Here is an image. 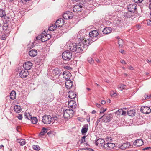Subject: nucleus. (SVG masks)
Returning <instances> with one entry per match:
<instances>
[{"label":"nucleus","mask_w":151,"mask_h":151,"mask_svg":"<svg viewBox=\"0 0 151 151\" xmlns=\"http://www.w3.org/2000/svg\"><path fill=\"white\" fill-rule=\"evenodd\" d=\"M70 50L75 53H81L85 50L79 42L77 44H70L69 46Z\"/></svg>","instance_id":"obj_1"},{"label":"nucleus","mask_w":151,"mask_h":151,"mask_svg":"<svg viewBox=\"0 0 151 151\" xmlns=\"http://www.w3.org/2000/svg\"><path fill=\"white\" fill-rule=\"evenodd\" d=\"M74 113V112L72 109H67L63 110V116L65 119H69L72 118Z\"/></svg>","instance_id":"obj_2"},{"label":"nucleus","mask_w":151,"mask_h":151,"mask_svg":"<svg viewBox=\"0 0 151 151\" xmlns=\"http://www.w3.org/2000/svg\"><path fill=\"white\" fill-rule=\"evenodd\" d=\"M62 57L64 60H69L71 59L72 54L69 50H66L62 53Z\"/></svg>","instance_id":"obj_3"},{"label":"nucleus","mask_w":151,"mask_h":151,"mask_svg":"<svg viewBox=\"0 0 151 151\" xmlns=\"http://www.w3.org/2000/svg\"><path fill=\"white\" fill-rule=\"evenodd\" d=\"M53 120L50 115H45L43 116L42 122L45 124H50Z\"/></svg>","instance_id":"obj_4"},{"label":"nucleus","mask_w":151,"mask_h":151,"mask_svg":"<svg viewBox=\"0 0 151 151\" xmlns=\"http://www.w3.org/2000/svg\"><path fill=\"white\" fill-rule=\"evenodd\" d=\"M90 40V39L87 40L84 39L82 40L81 42H80L84 49L86 48L91 43H92L91 41Z\"/></svg>","instance_id":"obj_5"},{"label":"nucleus","mask_w":151,"mask_h":151,"mask_svg":"<svg viewBox=\"0 0 151 151\" xmlns=\"http://www.w3.org/2000/svg\"><path fill=\"white\" fill-rule=\"evenodd\" d=\"M112 117L113 116L111 114H105L101 117L103 121L105 122H109L111 120Z\"/></svg>","instance_id":"obj_6"},{"label":"nucleus","mask_w":151,"mask_h":151,"mask_svg":"<svg viewBox=\"0 0 151 151\" xmlns=\"http://www.w3.org/2000/svg\"><path fill=\"white\" fill-rule=\"evenodd\" d=\"M51 37V35L50 34L44 35H42L41 37V36H39L36 37V39L37 40H40L42 42H45L48 40Z\"/></svg>","instance_id":"obj_7"},{"label":"nucleus","mask_w":151,"mask_h":151,"mask_svg":"<svg viewBox=\"0 0 151 151\" xmlns=\"http://www.w3.org/2000/svg\"><path fill=\"white\" fill-rule=\"evenodd\" d=\"M5 8V4L2 2L0 3V8L1 9H0V17H5L6 16V13L4 9Z\"/></svg>","instance_id":"obj_8"},{"label":"nucleus","mask_w":151,"mask_h":151,"mask_svg":"<svg viewBox=\"0 0 151 151\" xmlns=\"http://www.w3.org/2000/svg\"><path fill=\"white\" fill-rule=\"evenodd\" d=\"M115 146L114 143H108L104 144L103 147L107 150H111L113 149Z\"/></svg>","instance_id":"obj_9"},{"label":"nucleus","mask_w":151,"mask_h":151,"mask_svg":"<svg viewBox=\"0 0 151 151\" xmlns=\"http://www.w3.org/2000/svg\"><path fill=\"white\" fill-rule=\"evenodd\" d=\"M140 111L144 114H147L151 113V109L149 107L142 106L141 108Z\"/></svg>","instance_id":"obj_10"},{"label":"nucleus","mask_w":151,"mask_h":151,"mask_svg":"<svg viewBox=\"0 0 151 151\" xmlns=\"http://www.w3.org/2000/svg\"><path fill=\"white\" fill-rule=\"evenodd\" d=\"M73 16V13L69 11L66 12L63 14V17L65 19H71Z\"/></svg>","instance_id":"obj_11"},{"label":"nucleus","mask_w":151,"mask_h":151,"mask_svg":"<svg viewBox=\"0 0 151 151\" xmlns=\"http://www.w3.org/2000/svg\"><path fill=\"white\" fill-rule=\"evenodd\" d=\"M105 141L104 139H97L95 142V145L99 147H103V146L104 143Z\"/></svg>","instance_id":"obj_12"},{"label":"nucleus","mask_w":151,"mask_h":151,"mask_svg":"<svg viewBox=\"0 0 151 151\" xmlns=\"http://www.w3.org/2000/svg\"><path fill=\"white\" fill-rule=\"evenodd\" d=\"M137 5L135 4H129L127 6L128 11L134 13L137 9Z\"/></svg>","instance_id":"obj_13"},{"label":"nucleus","mask_w":151,"mask_h":151,"mask_svg":"<svg viewBox=\"0 0 151 151\" xmlns=\"http://www.w3.org/2000/svg\"><path fill=\"white\" fill-rule=\"evenodd\" d=\"M83 5V4L75 5L73 8V11L75 12H79L82 10Z\"/></svg>","instance_id":"obj_14"},{"label":"nucleus","mask_w":151,"mask_h":151,"mask_svg":"<svg viewBox=\"0 0 151 151\" xmlns=\"http://www.w3.org/2000/svg\"><path fill=\"white\" fill-rule=\"evenodd\" d=\"M64 20L63 19L60 18L58 19L55 22L56 26L58 27H61L64 24Z\"/></svg>","instance_id":"obj_15"},{"label":"nucleus","mask_w":151,"mask_h":151,"mask_svg":"<svg viewBox=\"0 0 151 151\" xmlns=\"http://www.w3.org/2000/svg\"><path fill=\"white\" fill-rule=\"evenodd\" d=\"M32 66V64L30 62L28 61L25 62L23 64V67L25 70H30Z\"/></svg>","instance_id":"obj_16"},{"label":"nucleus","mask_w":151,"mask_h":151,"mask_svg":"<svg viewBox=\"0 0 151 151\" xmlns=\"http://www.w3.org/2000/svg\"><path fill=\"white\" fill-rule=\"evenodd\" d=\"M29 74V72L27 70H22L19 73V76L22 78L26 77Z\"/></svg>","instance_id":"obj_17"},{"label":"nucleus","mask_w":151,"mask_h":151,"mask_svg":"<svg viewBox=\"0 0 151 151\" xmlns=\"http://www.w3.org/2000/svg\"><path fill=\"white\" fill-rule=\"evenodd\" d=\"M63 78L66 80H70L71 75L68 71H65L63 73Z\"/></svg>","instance_id":"obj_18"},{"label":"nucleus","mask_w":151,"mask_h":151,"mask_svg":"<svg viewBox=\"0 0 151 151\" xmlns=\"http://www.w3.org/2000/svg\"><path fill=\"white\" fill-rule=\"evenodd\" d=\"M73 85V82L70 80H67L65 83V87L67 88L70 89Z\"/></svg>","instance_id":"obj_19"},{"label":"nucleus","mask_w":151,"mask_h":151,"mask_svg":"<svg viewBox=\"0 0 151 151\" xmlns=\"http://www.w3.org/2000/svg\"><path fill=\"white\" fill-rule=\"evenodd\" d=\"M130 146V144L129 142L124 143L119 146V148L122 150L127 149Z\"/></svg>","instance_id":"obj_20"},{"label":"nucleus","mask_w":151,"mask_h":151,"mask_svg":"<svg viewBox=\"0 0 151 151\" xmlns=\"http://www.w3.org/2000/svg\"><path fill=\"white\" fill-rule=\"evenodd\" d=\"M142 140L140 139H138L135 140L134 142V145L137 146L139 147L142 146L143 144Z\"/></svg>","instance_id":"obj_21"},{"label":"nucleus","mask_w":151,"mask_h":151,"mask_svg":"<svg viewBox=\"0 0 151 151\" xmlns=\"http://www.w3.org/2000/svg\"><path fill=\"white\" fill-rule=\"evenodd\" d=\"M89 35L91 37H96L99 35V33L96 30H93L89 32Z\"/></svg>","instance_id":"obj_22"},{"label":"nucleus","mask_w":151,"mask_h":151,"mask_svg":"<svg viewBox=\"0 0 151 151\" xmlns=\"http://www.w3.org/2000/svg\"><path fill=\"white\" fill-rule=\"evenodd\" d=\"M37 54V50L35 49H32L29 52V55L32 57L35 56Z\"/></svg>","instance_id":"obj_23"},{"label":"nucleus","mask_w":151,"mask_h":151,"mask_svg":"<svg viewBox=\"0 0 151 151\" xmlns=\"http://www.w3.org/2000/svg\"><path fill=\"white\" fill-rule=\"evenodd\" d=\"M111 32V28L110 27H108L104 28L102 32L103 34H107Z\"/></svg>","instance_id":"obj_24"},{"label":"nucleus","mask_w":151,"mask_h":151,"mask_svg":"<svg viewBox=\"0 0 151 151\" xmlns=\"http://www.w3.org/2000/svg\"><path fill=\"white\" fill-rule=\"evenodd\" d=\"M61 71L58 68H56L53 70L52 73L54 75H59L60 74Z\"/></svg>","instance_id":"obj_25"},{"label":"nucleus","mask_w":151,"mask_h":151,"mask_svg":"<svg viewBox=\"0 0 151 151\" xmlns=\"http://www.w3.org/2000/svg\"><path fill=\"white\" fill-rule=\"evenodd\" d=\"M14 111L17 113H19L21 111V108L19 105H15L14 107Z\"/></svg>","instance_id":"obj_26"},{"label":"nucleus","mask_w":151,"mask_h":151,"mask_svg":"<svg viewBox=\"0 0 151 151\" xmlns=\"http://www.w3.org/2000/svg\"><path fill=\"white\" fill-rule=\"evenodd\" d=\"M16 93L14 90H12L10 93V98L14 100L16 98Z\"/></svg>","instance_id":"obj_27"},{"label":"nucleus","mask_w":151,"mask_h":151,"mask_svg":"<svg viewBox=\"0 0 151 151\" xmlns=\"http://www.w3.org/2000/svg\"><path fill=\"white\" fill-rule=\"evenodd\" d=\"M17 142L20 143L21 146H23L25 144L26 142L25 139H18L17 140Z\"/></svg>","instance_id":"obj_28"},{"label":"nucleus","mask_w":151,"mask_h":151,"mask_svg":"<svg viewBox=\"0 0 151 151\" xmlns=\"http://www.w3.org/2000/svg\"><path fill=\"white\" fill-rule=\"evenodd\" d=\"M134 13L130 11H128L127 12L125 13L124 16L126 17L129 18L133 16Z\"/></svg>","instance_id":"obj_29"},{"label":"nucleus","mask_w":151,"mask_h":151,"mask_svg":"<svg viewBox=\"0 0 151 151\" xmlns=\"http://www.w3.org/2000/svg\"><path fill=\"white\" fill-rule=\"evenodd\" d=\"M88 125H86L84 127H83L81 129V132L82 134L87 132L88 131Z\"/></svg>","instance_id":"obj_30"},{"label":"nucleus","mask_w":151,"mask_h":151,"mask_svg":"<svg viewBox=\"0 0 151 151\" xmlns=\"http://www.w3.org/2000/svg\"><path fill=\"white\" fill-rule=\"evenodd\" d=\"M135 110H131L127 112V114L128 115L131 116H134L135 114Z\"/></svg>","instance_id":"obj_31"},{"label":"nucleus","mask_w":151,"mask_h":151,"mask_svg":"<svg viewBox=\"0 0 151 151\" xmlns=\"http://www.w3.org/2000/svg\"><path fill=\"white\" fill-rule=\"evenodd\" d=\"M47 129L45 127H43L42 129L39 134V136H42L44 135L47 132Z\"/></svg>","instance_id":"obj_32"},{"label":"nucleus","mask_w":151,"mask_h":151,"mask_svg":"<svg viewBox=\"0 0 151 151\" xmlns=\"http://www.w3.org/2000/svg\"><path fill=\"white\" fill-rule=\"evenodd\" d=\"M76 96V94L75 93L73 92H69V95L68 96V97L70 99H73L75 98Z\"/></svg>","instance_id":"obj_33"},{"label":"nucleus","mask_w":151,"mask_h":151,"mask_svg":"<svg viewBox=\"0 0 151 151\" xmlns=\"http://www.w3.org/2000/svg\"><path fill=\"white\" fill-rule=\"evenodd\" d=\"M57 27V26H56L55 24H53L52 26H50L49 27L48 29L49 31H53Z\"/></svg>","instance_id":"obj_34"},{"label":"nucleus","mask_w":151,"mask_h":151,"mask_svg":"<svg viewBox=\"0 0 151 151\" xmlns=\"http://www.w3.org/2000/svg\"><path fill=\"white\" fill-rule=\"evenodd\" d=\"M75 102L73 100H71L70 101H69L68 103V106L69 107H71L72 109L75 108V107L74 105H73V102Z\"/></svg>","instance_id":"obj_35"},{"label":"nucleus","mask_w":151,"mask_h":151,"mask_svg":"<svg viewBox=\"0 0 151 151\" xmlns=\"http://www.w3.org/2000/svg\"><path fill=\"white\" fill-rule=\"evenodd\" d=\"M32 123L33 124H36L38 121L36 117H33L30 119Z\"/></svg>","instance_id":"obj_36"},{"label":"nucleus","mask_w":151,"mask_h":151,"mask_svg":"<svg viewBox=\"0 0 151 151\" xmlns=\"http://www.w3.org/2000/svg\"><path fill=\"white\" fill-rule=\"evenodd\" d=\"M118 43L119 44V47L120 48L122 47L123 43V40L121 39H119L118 41Z\"/></svg>","instance_id":"obj_37"},{"label":"nucleus","mask_w":151,"mask_h":151,"mask_svg":"<svg viewBox=\"0 0 151 151\" xmlns=\"http://www.w3.org/2000/svg\"><path fill=\"white\" fill-rule=\"evenodd\" d=\"M25 117L28 120L31 119L32 118L31 115L29 113H25Z\"/></svg>","instance_id":"obj_38"},{"label":"nucleus","mask_w":151,"mask_h":151,"mask_svg":"<svg viewBox=\"0 0 151 151\" xmlns=\"http://www.w3.org/2000/svg\"><path fill=\"white\" fill-rule=\"evenodd\" d=\"M126 86L124 85L121 84L119 85L118 88L120 90H122L124 89L125 88Z\"/></svg>","instance_id":"obj_39"},{"label":"nucleus","mask_w":151,"mask_h":151,"mask_svg":"<svg viewBox=\"0 0 151 151\" xmlns=\"http://www.w3.org/2000/svg\"><path fill=\"white\" fill-rule=\"evenodd\" d=\"M32 148L33 149L37 151H39L40 149V147L38 145H33Z\"/></svg>","instance_id":"obj_40"},{"label":"nucleus","mask_w":151,"mask_h":151,"mask_svg":"<svg viewBox=\"0 0 151 151\" xmlns=\"http://www.w3.org/2000/svg\"><path fill=\"white\" fill-rule=\"evenodd\" d=\"M122 109H120L118 110L117 111L115 112V114L120 115H122Z\"/></svg>","instance_id":"obj_41"},{"label":"nucleus","mask_w":151,"mask_h":151,"mask_svg":"<svg viewBox=\"0 0 151 151\" xmlns=\"http://www.w3.org/2000/svg\"><path fill=\"white\" fill-rule=\"evenodd\" d=\"M88 61L90 64H93L94 63V60L91 57H89L88 59Z\"/></svg>","instance_id":"obj_42"},{"label":"nucleus","mask_w":151,"mask_h":151,"mask_svg":"<svg viewBox=\"0 0 151 151\" xmlns=\"http://www.w3.org/2000/svg\"><path fill=\"white\" fill-rule=\"evenodd\" d=\"M86 137V136H84L82 137L81 139L80 140L81 143L82 144L85 141V139Z\"/></svg>","instance_id":"obj_43"},{"label":"nucleus","mask_w":151,"mask_h":151,"mask_svg":"<svg viewBox=\"0 0 151 151\" xmlns=\"http://www.w3.org/2000/svg\"><path fill=\"white\" fill-rule=\"evenodd\" d=\"M144 0H134V2L137 3H141Z\"/></svg>","instance_id":"obj_44"},{"label":"nucleus","mask_w":151,"mask_h":151,"mask_svg":"<svg viewBox=\"0 0 151 151\" xmlns=\"http://www.w3.org/2000/svg\"><path fill=\"white\" fill-rule=\"evenodd\" d=\"M144 96L145 99H148L151 97V96L150 95L148 96L146 94H145Z\"/></svg>","instance_id":"obj_45"},{"label":"nucleus","mask_w":151,"mask_h":151,"mask_svg":"<svg viewBox=\"0 0 151 151\" xmlns=\"http://www.w3.org/2000/svg\"><path fill=\"white\" fill-rule=\"evenodd\" d=\"M151 149V147H145V148L142 149V150H149L150 149Z\"/></svg>","instance_id":"obj_46"},{"label":"nucleus","mask_w":151,"mask_h":151,"mask_svg":"<svg viewBox=\"0 0 151 151\" xmlns=\"http://www.w3.org/2000/svg\"><path fill=\"white\" fill-rule=\"evenodd\" d=\"M17 118L19 120H22V115L19 114L18 116H17Z\"/></svg>","instance_id":"obj_47"},{"label":"nucleus","mask_w":151,"mask_h":151,"mask_svg":"<svg viewBox=\"0 0 151 151\" xmlns=\"http://www.w3.org/2000/svg\"><path fill=\"white\" fill-rule=\"evenodd\" d=\"M128 68L131 70H134V68L133 67H132V66L130 65V66H128Z\"/></svg>","instance_id":"obj_48"},{"label":"nucleus","mask_w":151,"mask_h":151,"mask_svg":"<svg viewBox=\"0 0 151 151\" xmlns=\"http://www.w3.org/2000/svg\"><path fill=\"white\" fill-rule=\"evenodd\" d=\"M65 68L68 70H72V68L69 66H66L65 67Z\"/></svg>","instance_id":"obj_49"},{"label":"nucleus","mask_w":151,"mask_h":151,"mask_svg":"<svg viewBox=\"0 0 151 151\" xmlns=\"http://www.w3.org/2000/svg\"><path fill=\"white\" fill-rule=\"evenodd\" d=\"M106 110V109H104L103 110L101 109V110L100 111V114H102L104 112H105Z\"/></svg>","instance_id":"obj_50"},{"label":"nucleus","mask_w":151,"mask_h":151,"mask_svg":"<svg viewBox=\"0 0 151 151\" xmlns=\"http://www.w3.org/2000/svg\"><path fill=\"white\" fill-rule=\"evenodd\" d=\"M147 24L148 25H151V20H148L147 23Z\"/></svg>","instance_id":"obj_51"},{"label":"nucleus","mask_w":151,"mask_h":151,"mask_svg":"<svg viewBox=\"0 0 151 151\" xmlns=\"http://www.w3.org/2000/svg\"><path fill=\"white\" fill-rule=\"evenodd\" d=\"M102 118L101 117L99 119H98L97 121L96 122V125H98V124L99 123V122H100V120Z\"/></svg>","instance_id":"obj_52"},{"label":"nucleus","mask_w":151,"mask_h":151,"mask_svg":"<svg viewBox=\"0 0 151 151\" xmlns=\"http://www.w3.org/2000/svg\"><path fill=\"white\" fill-rule=\"evenodd\" d=\"M122 115H125V114H126V112L125 111H124L122 109Z\"/></svg>","instance_id":"obj_53"},{"label":"nucleus","mask_w":151,"mask_h":151,"mask_svg":"<svg viewBox=\"0 0 151 151\" xmlns=\"http://www.w3.org/2000/svg\"><path fill=\"white\" fill-rule=\"evenodd\" d=\"M120 61L121 63H122V64H126V62H125V61L123 60H120Z\"/></svg>","instance_id":"obj_54"},{"label":"nucleus","mask_w":151,"mask_h":151,"mask_svg":"<svg viewBox=\"0 0 151 151\" xmlns=\"http://www.w3.org/2000/svg\"><path fill=\"white\" fill-rule=\"evenodd\" d=\"M101 104H105L106 101L104 100H103L101 101Z\"/></svg>","instance_id":"obj_55"},{"label":"nucleus","mask_w":151,"mask_h":151,"mask_svg":"<svg viewBox=\"0 0 151 151\" xmlns=\"http://www.w3.org/2000/svg\"><path fill=\"white\" fill-rule=\"evenodd\" d=\"M119 52L122 54H123L124 50L122 49H121L119 51Z\"/></svg>","instance_id":"obj_56"},{"label":"nucleus","mask_w":151,"mask_h":151,"mask_svg":"<svg viewBox=\"0 0 151 151\" xmlns=\"http://www.w3.org/2000/svg\"><path fill=\"white\" fill-rule=\"evenodd\" d=\"M79 0H71L73 3H75L77 2Z\"/></svg>","instance_id":"obj_57"},{"label":"nucleus","mask_w":151,"mask_h":151,"mask_svg":"<svg viewBox=\"0 0 151 151\" xmlns=\"http://www.w3.org/2000/svg\"><path fill=\"white\" fill-rule=\"evenodd\" d=\"M95 60L98 63H99L100 62V60H99V59H98V58H96V59H95Z\"/></svg>","instance_id":"obj_58"},{"label":"nucleus","mask_w":151,"mask_h":151,"mask_svg":"<svg viewBox=\"0 0 151 151\" xmlns=\"http://www.w3.org/2000/svg\"><path fill=\"white\" fill-rule=\"evenodd\" d=\"M96 106L98 108H99L101 106V105L99 104H96Z\"/></svg>","instance_id":"obj_59"},{"label":"nucleus","mask_w":151,"mask_h":151,"mask_svg":"<svg viewBox=\"0 0 151 151\" xmlns=\"http://www.w3.org/2000/svg\"><path fill=\"white\" fill-rule=\"evenodd\" d=\"M5 17V19H7L8 20V21H9V20L10 19V18L8 17Z\"/></svg>","instance_id":"obj_60"},{"label":"nucleus","mask_w":151,"mask_h":151,"mask_svg":"<svg viewBox=\"0 0 151 151\" xmlns=\"http://www.w3.org/2000/svg\"><path fill=\"white\" fill-rule=\"evenodd\" d=\"M86 150H92V149L90 148H86L85 149Z\"/></svg>","instance_id":"obj_61"},{"label":"nucleus","mask_w":151,"mask_h":151,"mask_svg":"<svg viewBox=\"0 0 151 151\" xmlns=\"http://www.w3.org/2000/svg\"><path fill=\"white\" fill-rule=\"evenodd\" d=\"M96 113V111L94 110H93V111H92V114H95Z\"/></svg>","instance_id":"obj_62"},{"label":"nucleus","mask_w":151,"mask_h":151,"mask_svg":"<svg viewBox=\"0 0 151 151\" xmlns=\"http://www.w3.org/2000/svg\"><path fill=\"white\" fill-rule=\"evenodd\" d=\"M149 8L150 10H151V3L149 4Z\"/></svg>","instance_id":"obj_63"},{"label":"nucleus","mask_w":151,"mask_h":151,"mask_svg":"<svg viewBox=\"0 0 151 151\" xmlns=\"http://www.w3.org/2000/svg\"><path fill=\"white\" fill-rule=\"evenodd\" d=\"M86 89L88 90V91H91V89L89 88H86Z\"/></svg>","instance_id":"obj_64"}]
</instances>
